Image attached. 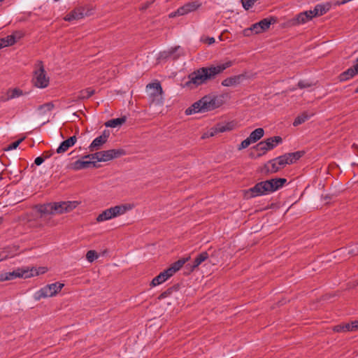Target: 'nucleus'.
Masks as SVG:
<instances>
[{
    "mask_svg": "<svg viewBox=\"0 0 358 358\" xmlns=\"http://www.w3.org/2000/svg\"><path fill=\"white\" fill-rule=\"evenodd\" d=\"M64 286V284L59 282L46 285V297H52L57 295L62 290Z\"/></svg>",
    "mask_w": 358,
    "mask_h": 358,
    "instance_id": "nucleus-21",
    "label": "nucleus"
},
{
    "mask_svg": "<svg viewBox=\"0 0 358 358\" xmlns=\"http://www.w3.org/2000/svg\"><path fill=\"white\" fill-rule=\"evenodd\" d=\"M3 48L2 45L0 43V49Z\"/></svg>",
    "mask_w": 358,
    "mask_h": 358,
    "instance_id": "nucleus-58",
    "label": "nucleus"
},
{
    "mask_svg": "<svg viewBox=\"0 0 358 358\" xmlns=\"http://www.w3.org/2000/svg\"><path fill=\"white\" fill-rule=\"evenodd\" d=\"M5 275H6V273H0V282L7 280V278H5Z\"/></svg>",
    "mask_w": 358,
    "mask_h": 358,
    "instance_id": "nucleus-52",
    "label": "nucleus"
},
{
    "mask_svg": "<svg viewBox=\"0 0 358 358\" xmlns=\"http://www.w3.org/2000/svg\"><path fill=\"white\" fill-rule=\"evenodd\" d=\"M78 203L77 201H61L46 203V225L49 224L48 217L52 215L69 213L76 208Z\"/></svg>",
    "mask_w": 358,
    "mask_h": 358,
    "instance_id": "nucleus-4",
    "label": "nucleus"
},
{
    "mask_svg": "<svg viewBox=\"0 0 358 358\" xmlns=\"http://www.w3.org/2000/svg\"><path fill=\"white\" fill-rule=\"evenodd\" d=\"M73 16H72L74 20H79L83 18L85 16H88L90 15V10L85 9L83 7H79L71 10Z\"/></svg>",
    "mask_w": 358,
    "mask_h": 358,
    "instance_id": "nucleus-27",
    "label": "nucleus"
},
{
    "mask_svg": "<svg viewBox=\"0 0 358 358\" xmlns=\"http://www.w3.org/2000/svg\"><path fill=\"white\" fill-rule=\"evenodd\" d=\"M127 120L126 116H122L121 117L111 119L105 122V126L106 127H112L115 128L117 127L121 126L124 124Z\"/></svg>",
    "mask_w": 358,
    "mask_h": 358,
    "instance_id": "nucleus-30",
    "label": "nucleus"
},
{
    "mask_svg": "<svg viewBox=\"0 0 358 358\" xmlns=\"http://www.w3.org/2000/svg\"><path fill=\"white\" fill-rule=\"evenodd\" d=\"M94 167V168H99L100 167V165L96 164V162L91 161V160H83V159H78L74 162L70 163L68 165V169H72L74 171H79L81 169H87L90 167Z\"/></svg>",
    "mask_w": 358,
    "mask_h": 358,
    "instance_id": "nucleus-12",
    "label": "nucleus"
},
{
    "mask_svg": "<svg viewBox=\"0 0 358 358\" xmlns=\"http://www.w3.org/2000/svg\"><path fill=\"white\" fill-rule=\"evenodd\" d=\"M252 141L250 139V136H248L246 139L243 140L241 143L239 145L238 149L242 150L247 148L251 143Z\"/></svg>",
    "mask_w": 358,
    "mask_h": 358,
    "instance_id": "nucleus-42",
    "label": "nucleus"
},
{
    "mask_svg": "<svg viewBox=\"0 0 358 358\" xmlns=\"http://www.w3.org/2000/svg\"><path fill=\"white\" fill-rule=\"evenodd\" d=\"M357 74V72H356L352 66V67L341 73L338 76V79L340 82H345L350 80V78H352Z\"/></svg>",
    "mask_w": 358,
    "mask_h": 358,
    "instance_id": "nucleus-26",
    "label": "nucleus"
},
{
    "mask_svg": "<svg viewBox=\"0 0 358 358\" xmlns=\"http://www.w3.org/2000/svg\"><path fill=\"white\" fill-rule=\"evenodd\" d=\"M253 32H254V30L252 29V25L250 28L245 29L243 30V34H244V36H250V34H251L252 33H253Z\"/></svg>",
    "mask_w": 358,
    "mask_h": 358,
    "instance_id": "nucleus-46",
    "label": "nucleus"
},
{
    "mask_svg": "<svg viewBox=\"0 0 358 358\" xmlns=\"http://www.w3.org/2000/svg\"><path fill=\"white\" fill-rule=\"evenodd\" d=\"M199 6H200V4L198 3L196 1L189 2L186 4H185L184 6L178 8L177 9V10L170 13L169 17H174L176 16L186 15L190 12L196 10Z\"/></svg>",
    "mask_w": 358,
    "mask_h": 358,
    "instance_id": "nucleus-11",
    "label": "nucleus"
},
{
    "mask_svg": "<svg viewBox=\"0 0 358 358\" xmlns=\"http://www.w3.org/2000/svg\"><path fill=\"white\" fill-rule=\"evenodd\" d=\"M3 0H0V2L3 1Z\"/></svg>",
    "mask_w": 358,
    "mask_h": 358,
    "instance_id": "nucleus-59",
    "label": "nucleus"
},
{
    "mask_svg": "<svg viewBox=\"0 0 358 358\" xmlns=\"http://www.w3.org/2000/svg\"><path fill=\"white\" fill-rule=\"evenodd\" d=\"M227 97V94H222L220 95L209 94L204 96L203 97V101L204 103L205 112L211 111L220 107L224 104L225 99Z\"/></svg>",
    "mask_w": 358,
    "mask_h": 358,
    "instance_id": "nucleus-6",
    "label": "nucleus"
},
{
    "mask_svg": "<svg viewBox=\"0 0 358 358\" xmlns=\"http://www.w3.org/2000/svg\"><path fill=\"white\" fill-rule=\"evenodd\" d=\"M355 93H358V87L355 89Z\"/></svg>",
    "mask_w": 358,
    "mask_h": 358,
    "instance_id": "nucleus-57",
    "label": "nucleus"
},
{
    "mask_svg": "<svg viewBox=\"0 0 358 358\" xmlns=\"http://www.w3.org/2000/svg\"><path fill=\"white\" fill-rule=\"evenodd\" d=\"M38 272H36V269H25V268H17L11 272H6V275L5 278H7V280H10L15 279L16 278H28L34 275H37Z\"/></svg>",
    "mask_w": 358,
    "mask_h": 358,
    "instance_id": "nucleus-9",
    "label": "nucleus"
},
{
    "mask_svg": "<svg viewBox=\"0 0 358 358\" xmlns=\"http://www.w3.org/2000/svg\"><path fill=\"white\" fill-rule=\"evenodd\" d=\"M209 255L206 251L202 252L196 256L192 264H186L185 268L189 270V272H192L201 263L206 261Z\"/></svg>",
    "mask_w": 358,
    "mask_h": 358,
    "instance_id": "nucleus-18",
    "label": "nucleus"
},
{
    "mask_svg": "<svg viewBox=\"0 0 358 358\" xmlns=\"http://www.w3.org/2000/svg\"><path fill=\"white\" fill-rule=\"evenodd\" d=\"M278 22V18L274 16L264 18L259 22L252 24V29L255 34H259L269 29L271 24Z\"/></svg>",
    "mask_w": 358,
    "mask_h": 358,
    "instance_id": "nucleus-10",
    "label": "nucleus"
},
{
    "mask_svg": "<svg viewBox=\"0 0 358 358\" xmlns=\"http://www.w3.org/2000/svg\"><path fill=\"white\" fill-rule=\"evenodd\" d=\"M101 136L105 139L106 141H108V137L110 136V131L105 129Z\"/></svg>",
    "mask_w": 358,
    "mask_h": 358,
    "instance_id": "nucleus-48",
    "label": "nucleus"
},
{
    "mask_svg": "<svg viewBox=\"0 0 358 358\" xmlns=\"http://www.w3.org/2000/svg\"><path fill=\"white\" fill-rule=\"evenodd\" d=\"M77 138L74 135L73 136L69 137L68 139L62 141L58 148L57 149V152L60 154L67 151L69 148L73 146L76 143Z\"/></svg>",
    "mask_w": 358,
    "mask_h": 358,
    "instance_id": "nucleus-22",
    "label": "nucleus"
},
{
    "mask_svg": "<svg viewBox=\"0 0 358 358\" xmlns=\"http://www.w3.org/2000/svg\"><path fill=\"white\" fill-rule=\"evenodd\" d=\"M304 154L305 152L303 150L286 153L283 155L274 158L273 161L278 160V164L280 166H285L287 164H292L295 163L298 159L302 157Z\"/></svg>",
    "mask_w": 358,
    "mask_h": 358,
    "instance_id": "nucleus-8",
    "label": "nucleus"
},
{
    "mask_svg": "<svg viewBox=\"0 0 358 358\" xmlns=\"http://www.w3.org/2000/svg\"><path fill=\"white\" fill-rule=\"evenodd\" d=\"M273 159L269 160L266 164H264L262 169V172L264 173L265 175H269L271 173H277L278 171H280L281 169L284 168L285 166H281L279 165L278 160L273 161Z\"/></svg>",
    "mask_w": 358,
    "mask_h": 358,
    "instance_id": "nucleus-15",
    "label": "nucleus"
},
{
    "mask_svg": "<svg viewBox=\"0 0 358 358\" xmlns=\"http://www.w3.org/2000/svg\"><path fill=\"white\" fill-rule=\"evenodd\" d=\"M45 162V152L40 156L35 159L34 162L31 164L29 169H31L33 176H36L39 172L37 171L36 166L41 165Z\"/></svg>",
    "mask_w": 358,
    "mask_h": 358,
    "instance_id": "nucleus-29",
    "label": "nucleus"
},
{
    "mask_svg": "<svg viewBox=\"0 0 358 358\" xmlns=\"http://www.w3.org/2000/svg\"><path fill=\"white\" fill-rule=\"evenodd\" d=\"M245 78V75L240 74L237 76L227 78L222 81V85L224 87H232L239 85Z\"/></svg>",
    "mask_w": 358,
    "mask_h": 358,
    "instance_id": "nucleus-20",
    "label": "nucleus"
},
{
    "mask_svg": "<svg viewBox=\"0 0 358 358\" xmlns=\"http://www.w3.org/2000/svg\"><path fill=\"white\" fill-rule=\"evenodd\" d=\"M22 94V91L20 89H14L11 91H9L8 92V96L6 99H5L4 100H9V99H14L15 97H18L20 96H21Z\"/></svg>",
    "mask_w": 358,
    "mask_h": 358,
    "instance_id": "nucleus-38",
    "label": "nucleus"
},
{
    "mask_svg": "<svg viewBox=\"0 0 358 358\" xmlns=\"http://www.w3.org/2000/svg\"><path fill=\"white\" fill-rule=\"evenodd\" d=\"M72 16H73V13H71V11L68 13L64 17V20L65 21H68V22H71L72 20H74V18L72 17Z\"/></svg>",
    "mask_w": 358,
    "mask_h": 358,
    "instance_id": "nucleus-49",
    "label": "nucleus"
},
{
    "mask_svg": "<svg viewBox=\"0 0 358 358\" xmlns=\"http://www.w3.org/2000/svg\"><path fill=\"white\" fill-rule=\"evenodd\" d=\"M313 17L312 10H306L298 14L296 17L292 19L291 22L292 25L304 24L312 20Z\"/></svg>",
    "mask_w": 358,
    "mask_h": 358,
    "instance_id": "nucleus-16",
    "label": "nucleus"
},
{
    "mask_svg": "<svg viewBox=\"0 0 358 358\" xmlns=\"http://www.w3.org/2000/svg\"><path fill=\"white\" fill-rule=\"evenodd\" d=\"M199 112H205L203 97L200 100L194 102L190 107L187 108L185 110L186 115H191Z\"/></svg>",
    "mask_w": 358,
    "mask_h": 358,
    "instance_id": "nucleus-24",
    "label": "nucleus"
},
{
    "mask_svg": "<svg viewBox=\"0 0 358 358\" xmlns=\"http://www.w3.org/2000/svg\"><path fill=\"white\" fill-rule=\"evenodd\" d=\"M16 43L15 36L13 34L8 35L6 37L0 38V43L3 48L11 46Z\"/></svg>",
    "mask_w": 358,
    "mask_h": 358,
    "instance_id": "nucleus-36",
    "label": "nucleus"
},
{
    "mask_svg": "<svg viewBox=\"0 0 358 358\" xmlns=\"http://www.w3.org/2000/svg\"><path fill=\"white\" fill-rule=\"evenodd\" d=\"M282 138L279 136L270 137L264 141H260L253 147L259 152L257 157L263 156L267 151L273 150L278 144L282 143Z\"/></svg>",
    "mask_w": 358,
    "mask_h": 358,
    "instance_id": "nucleus-7",
    "label": "nucleus"
},
{
    "mask_svg": "<svg viewBox=\"0 0 358 358\" xmlns=\"http://www.w3.org/2000/svg\"><path fill=\"white\" fill-rule=\"evenodd\" d=\"M152 3H153V1H147L141 5V7L140 8V9L141 10H145L147 8H148Z\"/></svg>",
    "mask_w": 358,
    "mask_h": 358,
    "instance_id": "nucleus-47",
    "label": "nucleus"
},
{
    "mask_svg": "<svg viewBox=\"0 0 358 358\" xmlns=\"http://www.w3.org/2000/svg\"><path fill=\"white\" fill-rule=\"evenodd\" d=\"M330 8L331 5L328 3L326 4H317L312 10V13L314 17L320 16L328 12Z\"/></svg>",
    "mask_w": 358,
    "mask_h": 358,
    "instance_id": "nucleus-25",
    "label": "nucleus"
},
{
    "mask_svg": "<svg viewBox=\"0 0 358 358\" xmlns=\"http://www.w3.org/2000/svg\"><path fill=\"white\" fill-rule=\"evenodd\" d=\"M45 82H46V87H47L48 85V83H49V78H46Z\"/></svg>",
    "mask_w": 358,
    "mask_h": 358,
    "instance_id": "nucleus-56",
    "label": "nucleus"
},
{
    "mask_svg": "<svg viewBox=\"0 0 358 358\" xmlns=\"http://www.w3.org/2000/svg\"><path fill=\"white\" fill-rule=\"evenodd\" d=\"M190 259V257H185V258H180L176 262H173L170 265L169 268L164 270L162 272H161L159 275H157L156 277H155L150 285L151 287H155L157 285H161L165 281H166L169 278L172 277L176 272H178L182 266L183 265L189 261Z\"/></svg>",
    "mask_w": 358,
    "mask_h": 358,
    "instance_id": "nucleus-3",
    "label": "nucleus"
},
{
    "mask_svg": "<svg viewBox=\"0 0 358 358\" xmlns=\"http://www.w3.org/2000/svg\"><path fill=\"white\" fill-rule=\"evenodd\" d=\"M215 133H222L227 131H231L233 129V124L231 122H228L225 124H217L213 128Z\"/></svg>",
    "mask_w": 358,
    "mask_h": 358,
    "instance_id": "nucleus-35",
    "label": "nucleus"
},
{
    "mask_svg": "<svg viewBox=\"0 0 358 358\" xmlns=\"http://www.w3.org/2000/svg\"><path fill=\"white\" fill-rule=\"evenodd\" d=\"M357 320L352 321L350 323H341L333 327L334 332H348L357 330Z\"/></svg>",
    "mask_w": 358,
    "mask_h": 358,
    "instance_id": "nucleus-17",
    "label": "nucleus"
},
{
    "mask_svg": "<svg viewBox=\"0 0 358 358\" xmlns=\"http://www.w3.org/2000/svg\"><path fill=\"white\" fill-rule=\"evenodd\" d=\"M264 134V131L262 128H257L252 131L250 134V139L252 143H256L262 137H263Z\"/></svg>",
    "mask_w": 358,
    "mask_h": 358,
    "instance_id": "nucleus-34",
    "label": "nucleus"
},
{
    "mask_svg": "<svg viewBox=\"0 0 358 358\" xmlns=\"http://www.w3.org/2000/svg\"><path fill=\"white\" fill-rule=\"evenodd\" d=\"M90 156H91L92 161L94 160V159H96V162H102V156H101V151L100 152H96L93 153V154H90Z\"/></svg>",
    "mask_w": 358,
    "mask_h": 358,
    "instance_id": "nucleus-45",
    "label": "nucleus"
},
{
    "mask_svg": "<svg viewBox=\"0 0 358 358\" xmlns=\"http://www.w3.org/2000/svg\"><path fill=\"white\" fill-rule=\"evenodd\" d=\"M24 140V137L23 138H21L14 142H13L12 143H10V145H8L6 148H3V150L4 151H9V150H14V149H16L19 145Z\"/></svg>",
    "mask_w": 358,
    "mask_h": 358,
    "instance_id": "nucleus-39",
    "label": "nucleus"
},
{
    "mask_svg": "<svg viewBox=\"0 0 358 358\" xmlns=\"http://www.w3.org/2000/svg\"><path fill=\"white\" fill-rule=\"evenodd\" d=\"M234 62L227 61L217 66L199 68L188 75V80L183 85V87L191 90L196 89L199 86L207 83L208 80H213L227 68L231 67Z\"/></svg>",
    "mask_w": 358,
    "mask_h": 358,
    "instance_id": "nucleus-1",
    "label": "nucleus"
},
{
    "mask_svg": "<svg viewBox=\"0 0 358 358\" xmlns=\"http://www.w3.org/2000/svg\"><path fill=\"white\" fill-rule=\"evenodd\" d=\"M99 255L95 250H89L86 254V259L89 262H93Z\"/></svg>",
    "mask_w": 358,
    "mask_h": 358,
    "instance_id": "nucleus-40",
    "label": "nucleus"
},
{
    "mask_svg": "<svg viewBox=\"0 0 358 358\" xmlns=\"http://www.w3.org/2000/svg\"><path fill=\"white\" fill-rule=\"evenodd\" d=\"M147 88L152 90L153 91L150 93V96L158 99H162L163 90L162 85L159 82L149 83L147 85Z\"/></svg>",
    "mask_w": 358,
    "mask_h": 358,
    "instance_id": "nucleus-23",
    "label": "nucleus"
},
{
    "mask_svg": "<svg viewBox=\"0 0 358 358\" xmlns=\"http://www.w3.org/2000/svg\"><path fill=\"white\" fill-rule=\"evenodd\" d=\"M357 322H358V321H357ZM357 330H358V324H357Z\"/></svg>",
    "mask_w": 358,
    "mask_h": 358,
    "instance_id": "nucleus-60",
    "label": "nucleus"
},
{
    "mask_svg": "<svg viewBox=\"0 0 358 358\" xmlns=\"http://www.w3.org/2000/svg\"><path fill=\"white\" fill-rule=\"evenodd\" d=\"M180 49V46L178 45L172 47L168 50L160 52L159 59H167L169 58H172L173 60H176L180 56V54L176 53Z\"/></svg>",
    "mask_w": 358,
    "mask_h": 358,
    "instance_id": "nucleus-19",
    "label": "nucleus"
},
{
    "mask_svg": "<svg viewBox=\"0 0 358 358\" xmlns=\"http://www.w3.org/2000/svg\"><path fill=\"white\" fill-rule=\"evenodd\" d=\"M39 68L38 70L34 71V76L32 79V82L34 86L40 88L45 87V70L43 63L42 61L39 62Z\"/></svg>",
    "mask_w": 358,
    "mask_h": 358,
    "instance_id": "nucleus-13",
    "label": "nucleus"
},
{
    "mask_svg": "<svg viewBox=\"0 0 358 358\" xmlns=\"http://www.w3.org/2000/svg\"><path fill=\"white\" fill-rule=\"evenodd\" d=\"M207 43L210 45L215 43V40L213 37H208L206 39Z\"/></svg>",
    "mask_w": 358,
    "mask_h": 358,
    "instance_id": "nucleus-51",
    "label": "nucleus"
},
{
    "mask_svg": "<svg viewBox=\"0 0 358 358\" xmlns=\"http://www.w3.org/2000/svg\"><path fill=\"white\" fill-rule=\"evenodd\" d=\"M313 85V84L312 83H309V82L306 81V80H300V81H299V83L297 84V86L300 89H304V88L310 87Z\"/></svg>",
    "mask_w": 358,
    "mask_h": 358,
    "instance_id": "nucleus-44",
    "label": "nucleus"
},
{
    "mask_svg": "<svg viewBox=\"0 0 358 358\" xmlns=\"http://www.w3.org/2000/svg\"><path fill=\"white\" fill-rule=\"evenodd\" d=\"M87 159H89L90 160L92 161L90 154L85 155L83 156L81 158V159H83V160H86Z\"/></svg>",
    "mask_w": 358,
    "mask_h": 358,
    "instance_id": "nucleus-53",
    "label": "nucleus"
},
{
    "mask_svg": "<svg viewBox=\"0 0 358 358\" xmlns=\"http://www.w3.org/2000/svg\"><path fill=\"white\" fill-rule=\"evenodd\" d=\"M106 142L107 141L105 139L99 136L93 140L89 147L90 150L92 152L95 150H99Z\"/></svg>",
    "mask_w": 358,
    "mask_h": 358,
    "instance_id": "nucleus-32",
    "label": "nucleus"
},
{
    "mask_svg": "<svg viewBox=\"0 0 358 358\" xmlns=\"http://www.w3.org/2000/svg\"><path fill=\"white\" fill-rule=\"evenodd\" d=\"M54 107L52 102L46 103V109L48 110H51Z\"/></svg>",
    "mask_w": 358,
    "mask_h": 358,
    "instance_id": "nucleus-50",
    "label": "nucleus"
},
{
    "mask_svg": "<svg viewBox=\"0 0 358 358\" xmlns=\"http://www.w3.org/2000/svg\"><path fill=\"white\" fill-rule=\"evenodd\" d=\"M35 301H39L42 298H45V287L41 288L34 295Z\"/></svg>",
    "mask_w": 358,
    "mask_h": 358,
    "instance_id": "nucleus-43",
    "label": "nucleus"
},
{
    "mask_svg": "<svg viewBox=\"0 0 358 358\" xmlns=\"http://www.w3.org/2000/svg\"><path fill=\"white\" fill-rule=\"evenodd\" d=\"M95 90L91 88H87L79 92L77 99L79 100L87 99L94 94Z\"/></svg>",
    "mask_w": 358,
    "mask_h": 358,
    "instance_id": "nucleus-37",
    "label": "nucleus"
},
{
    "mask_svg": "<svg viewBox=\"0 0 358 358\" xmlns=\"http://www.w3.org/2000/svg\"><path fill=\"white\" fill-rule=\"evenodd\" d=\"M257 0H241L242 6L245 10H248Z\"/></svg>",
    "mask_w": 358,
    "mask_h": 358,
    "instance_id": "nucleus-41",
    "label": "nucleus"
},
{
    "mask_svg": "<svg viewBox=\"0 0 358 358\" xmlns=\"http://www.w3.org/2000/svg\"><path fill=\"white\" fill-rule=\"evenodd\" d=\"M313 115V113L308 114V112L304 111L295 118V120L293 122V125L294 127H297V126L304 123L308 120H309V118L310 117H312Z\"/></svg>",
    "mask_w": 358,
    "mask_h": 358,
    "instance_id": "nucleus-31",
    "label": "nucleus"
},
{
    "mask_svg": "<svg viewBox=\"0 0 358 358\" xmlns=\"http://www.w3.org/2000/svg\"><path fill=\"white\" fill-rule=\"evenodd\" d=\"M52 152L46 151V155H45L46 159L52 156Z\"/></svg>",
    "mask_w": 358,
    "mask_h": 358,
    "instance_id": "nucleus-55",
    "label": "nucleus"
},
{
    "mask_svg": "<svg viewBox=\"0 0 358 358\" xmlns=\"http://www.w3.org/2000/svg\"><path fill=\"white\" fill-rule=\"evenodd\" d=\"M180 284L177 283L173 285V286L169 287L166 290L160 294V295L157 297L159 300H162L169 296H170L173 292H177L180 289Z\"/></svg>",
    "mask_w": 358,
    "mask_h": 358,
    "instance_id": "nucleus-33",
    "label": "nucleus"
},
{
    "mask_svg": "<svg viewBox=\"0 0 358 358\" xmlns=\"http://www.w3.org/2000/svg\"><path fill=\"white\" fill-rule=\"evenodd\" d=\"M102 156V162H108L111 159L120 157L126 155V151L124 149H111L108 150L101 151Z\"/></svg>",
    "mask_w": 358,
    "mask_h": 358,
    "instance_id": "nucleus-14",
    "label": "nucleus"
},
{
    "mask_svg": "<svg viewBox=\"0 0 358 358\" xmlns=\"http://www.w3.org/2000/svg\"><path fill=\"white\" fill-rule=\"evenodd\" d=\"M31 215L36 219H42L45 215V204H37L31 209Z\"/></svg>",
    "mask_w": 358,
    "mask_h": 358,
    "instance_id": "nucleus-28",
    "label": "nucleus"
},
{
    "mask_svg": "<svg viewBox=\"0 0 358 358\" xmlns=\"http://www.w3.org/2000/svg\"><path fill=\"white\" fill-rule=\"evenodd\" d=\"M287 182L286 178H275L257 182L252 187L244 190V198L250 199L274 192L282 188Z\"/></svg>",
    "mask_w": 358,
    "mask_h": 358,
    "instance_id": "nucleus-2",
    "label": "nucleus"
},
{
    "mask_svg": "<svg viewBox=\"0 0 358 358\" xmlns=\"http://www.w3.org/2000/svg\"><path fill=\"white\" fill-rule=\"evenodd\" d=\"M133 207L134 205L129 203L111 207L100 213L96 217V221L100 222L110 220L113 217L124 214L127 211L131 210Z\"/></svg>",
    "mask_w": 358,
    "mask_h": 358,
    "instance_id": "nucleus-5",
    "label": "nucleus"
},
{
    "mask_svg": "<svg viewBox=\"0 0 358 358\" xmlns=\"http://www.w3.org/2000/svg\"><path fill=\"white\" fill-rule=\"evenodd\" d=\"M355 70L358 73V58L356 59V64L353 66Z\"/></svg>",
    "mask_w": 358,
    "mask_h": 358,
    "instance_id": "nucleus-54",
    "label": "nucleus"
}]
</instances>
